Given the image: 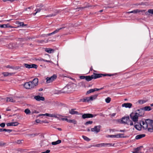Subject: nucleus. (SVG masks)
I'll list each match as a JSON object with an SVG mask.
<instances>
[{"instance_id":"nucleus-21","label":"nucleus","mask_w":153,"mask_h":153,"mask_svg":"<svg viewBox=\"0 0 153 153\" xmlns=\"http://www.w3.org/2000/svg\"><path fill=\"white\" fill-rule=\"evenodd\" d=\"M141 147H138L134 149L133 151L132 152L133 153H140L141 151Z\"/></svg>"},{"instance_id":"nucleus-54","label":"nucleus","mask_w":153,"mask_h":153,"mask_svg":"<svg viewBox=\"0 0 153 153\" xmlns=\"http://www.w3.org/2000/svg\"><path fill=\"white\" fill-rule=\"evenodd\" d=\"M85 99L86 100V102H88L90 101V100L89 99V97H87L85 98Z\"/></svg>"},{"instance_id":"nucleus-32","label":"nucleus","mask_w":153,"mask_h":153,"mask_svg":"<svg viewBox=\"0 0 153 153\" xmlns=\"http://www.w3.org/2000/svg\"><path fill=\"white\" fill-rule=\"evenodd\" d=\"M124 134H121V133H120L118 134H117L116 135V136H117V138H121V137H124Z\"/></svg>"},{"instance_id":"nucleus-64","label":"nucleus","mask_w":153,"mask_h":153,"mask_svg":"<svg viewBox=\"0 0 153 153\" xmlns=\"http://www.w3.org/2000/svg\"><path fill=\"white\" fill-rule=\"evenodd\" d=\"M129 125L130 126H132L133 125V122L132 121H130Z\"/></svg>"},{"instance_id":"nucleus-51","label":"nucleus","mask_w":153,"mask_h":153,"mask_svg":"<svg viewBox=\"0 0 153 153\" xmlns=\"http://www.w3.org/2000/svg\"><path fill=\"white\" fill-rule=\"evenodd\" d=\"M80 101H82L83 102H86V100L85 99V98H83L82 99H81L80 100Z\"/></svg>"},{"instance_id":"nucleus-46","label":"nucleus","mask_w":153,"mask_h":153,"mask_svg":"<svg viewBox=\"0 0 153 153\" xmlns=\"http://www.w3.org/2000/svg\"><path fill=\"white\" fill-rule=\"evenodd\" d=\"M91 131L92 132L96 131V126H94V128L91 129Z\"/></svg>"},{"instance_id":"nucleus-18","label":"nucleus","mask_w":153,"mask_h":153,"mask_svg":"<svg viewBox=\"0 0 153 153\" xmlns=\"http://www.w3.org/2000/svg\"><path fill=\"white\" fill-rule=\"evenodd\" d=\"M59 13V11L57 10H56L55 11L54 13L49 15H48L46 16V17H51L53 16H56V15L57 14Z\"/></svg>"},{"instance_id":"nucleus-7","label":"nucleus","mask_w":153,"mask_h":153,"mask_svg":"<svg viewBox=\"0 0 153 153\" xmlns=\"http://www.w3.org/2000/svg\"><path fill=\"white\" fill-rule=\"evenodd\" d=\"M114 144L112 143H101L96 144V147H100L102 146H112Z\"/></svg>"},{"instance_id":"nucleus-35","label":"nucleus","mask_w":153,"mask_h":153,"mask_svg":"<svg viewBox=\"0 0 153 153\" xmlns=\"http://www.w3.org/2000/svg\"><path fill=\"white\" fill-rule=\"evenodd\" d=\"M68 123H73L74 124H76L77 121L74 120H69Z\"/></svg>"},{"instance_id":"nucleus-11","label":"nucleus","mask_w":153,"mask_h":153,"mask_svg":"<svg viewBox=\"0 0 153 153\" xmlns=\"http://www.w3.org/2000/svg\"><path fill=\"white\" fill-rule=\"evenodd\" d=\"M43 116H47L50 117H54L55 118H58V117L57 116H60V115L59 114H48V113H46L45 114H44Z\"/></svg>"},{"instance_id":"nucleus-20","label":"nucleus","mask_w":153,"mask_h":153,"mask_svg":"<svg viewBox=\"0 0 153 153\" xmlns=\"http://www.w3.org/2000/svg\"><path fill=\"white\" fill-rule=\"evenodd\" d=\"M111 76V74H96V79L99 78H100L102 77V76Z\"/></svg>"},{"instance_id":"nucleus-62","label":"nucleus","mask_w":153,"mask_h":153,"mask_svg":"<svg viewBox=\"0 0 153 153\" xmlns=\"http://www.w3.org/2000/svg\"><path fill=\"white\" fill-rule=\"evenodd\" d=\"M37 42L39 43H42L44 42V41L43 40H38Z\"/></svg>"},{"instance_id":"nucleus-37","label":"nucleus","mask_w":153,"mask_h":153,"mask_svg":"<svg viewBox=\"0 0 153 153\" xmlns=\"http://www.w3.org/2000/svg\"><path fill=\"white\" fill-rule=\"evenodd\" d=\"M82 137L86 141H88L90 140V139L86 136H82Z\"/></svg>"},{"instance_id":"nucleus-17","label":"nucleus","mask_w":153,"mask_h":153,"mask_svg":"<svg viewBox=\"0 0 153 153\" xmlns=\"http://www.w3.org/2000/svg\"><path fill=\"white\" fill-rule=\"evenodd\" d=\"M71 88V86L70 85H67L65 87L63 88V90H64V93H68L70 92V90H68V89H69Z\"/></svg>"},{"instance_id":"nucleus-38","label":"nucleus","mask_w":153,"mask_h":153,"mask_svg":"<svg viewBox=\"0 0 153 153\" xmlns=\"http://www.w3.org/2000/svg\"><path fill=\"white\" fill-rule=\"evenodd\" d=\"M96 98V95L92 96L89 97L90 101H92Z\"/></svg>"},{"instance_id":"nucleus-30","label":"nucleus","mask_w":153,"mask_h":153,"mask_svg":"<svg viewBox=\"0 0 153 153\" xmlns=\"http://www.w3.org/2000/svg\"><path fill=\"white\" fill-rule=\"evenodd\" d=\"M147 100H139L138 101V102L140 104H144L146 102Z\"/></svg>"},{"instance_id":"nucleus-50","label":"nucleus","mask_w":153,"mask_h":153,"mask_svg":"<svg viewBox=\"0 0 153 153\" xmlns=\"http://www.w3.org/2000/svg\"><path fill=\"white\" fill-rule=\"evenodd\" d=\"M85 76H80L79 78L80 79H85Z\"/></svg>"},{"instance_id":"nucleus-61","label":"nucleus","mask_w":153,"mask_h":153,"mask_svg":"<svg viewBox=\"0 0 153 153\" xmlns=\"http://www.w3.org/2000/svg\"><path fill=\"white\" fill-rule=\"evenodd\" d=\"M53 34H54L53 32L51 33H49L47 35V36H51L52 35H53Z\"/></svg>"},{"instance_id":"nucleus-55","label":"nucleus","mask_w":153,"mask_h":153,"mask_svg":"<svg viewBox=\"0 0 153 153\" xmlns=\"http://www.w3.org/2000/svg\"><path fill=\"white\" fill-rule=\"evenodd\" d=\"M38 113H39V112L38 111H37L36 110H34L33 111V112H32V114H34V113L37 114Z\"/></svg>"},{"instance_id":"nucleus-31","label":"nucleus","mask_w":153,"mask_h":153,"mask_svg":"<svg viewBox=\"0 0 153 153\" xmlns=\"http://www.w3.org/2000/svg\"><path fill=\"white\" fill-rule=\"evenodd\" d=\"M2 74L3 75L5 76H8L12 75L11 74V73H9L7 72H4L2 73Z\"/></svg>"},{"instance_id":"nucleus-5","label":"nucleus","mask_w":153,"mask_h":153,"mask_svg":"<svg viewBox=\"0 0 153 153\" xmlns=\"http://www.w3.org/2000/svg\"><path fill=\"white\" fill-rule=\"evenodd\" d=\"M24 86L26 89H30L34 88L33 87L31 81L25 82L24 85Z\"/></svg>"},{"instance_id":"nucleus-44","label":"nucleus","mask_w":153,"mask_h":153,"mask_svg":"<svg viewBox=\"0 0 153 153\" xmlns=\"http://www.w3.org/2000/svg\"><path fill=\"white\" fill-rule=\"evenodd\" d=\"M41 10L42 9L41 8H38L36 9L35 11H36L37 13H38V12H40Z\"/></svg>"},{"instance_id":"nucleus-41","label":"nucleus","mask_w":153,"mask_h":153,"mask_svg":"<svg viewBox=\"0 0 153 153\" xmlns=\"http://www.w3.org/2000/svg\"><path fill=\"white\" fill-rule=\"evenodd\" d=\"M108 137L111 138H117V136H116V135H108Z\"/></svg>"},{"instance_id":"nucleus-26","label":"nucleus","mask_w":153,"mask_h":153,"mask_svg":"<svg viewBox=\"0 0 153 153\" xmlns=\"http://www.w3.org/2000/svg\"><path fill=\"white\" fill-rule=\"evenodd\" d=\"M16 24H18L19 26H21L22 27H24L27 25L25 24L23 22H17Z\"/></svg>"},{"instance_id":"nucleus-48","label":"nucleus","mask_w":153,"mask_h":153,"mask_svg":"<svg viewBox=\"0 0 153 153\" xmlns=\"http://www.w3.org/2000/svg\"><path fill=\"white\" fill-rule=\"evenodd\" d=\"M116 115V113H113L111 114H109V116H110L111 117H114Z\"/></svg>"},{"instance_id":"nucleus-27","label":"nucleus","mask_w":153,"mask_h":153,"mask_svg":"<svg viewBox=\"0 0 153 153\" xmlns=\"http://www.w3.org/2000/svg\"><path fill=\"white\" fill-rule=\"evenodd\" d=\"M61 140H59L56 141L52 142L51 144L53 145H55L61 143Z\"/></svg>"},{"instance_id":"nucleus-15","label":"nucleus","mask_w":153,"mask_h":153,"mask_svg":"<svg viewBox=\"0 0 153 153\" xmlns=\"http://www.w3.org/2000/svg\"><path fill=\"white\" fill-rule=\"evenodd\" d=\"M34 98L37 101H44L45 100V98L44 97H41L39 95L35 96Z\"/></svg>"},{"instance_id":"nucleus-36","label":"nucleus","mask_w":153,"mask_h":153,"mask_svg":"<svg viewBox=\"0 0 153 153\" xmlns=\"http://www.w3.org/2000/svg\"><path fill=\"white\" fill-rule=\"evenodd\" d=\"M93 123V121H89L86 122L85 123V125L86 126H87L88 125L91 124Z\"/></svg>"},{"instance_id":"nucleus-34","label":"nucleus","mask_w":153,"mask_h":153,"mask_svg":"<svg viewBox=\"0 0 153 153\" xmlns=\"http://www.w3.org/2000/svg\"><path fill=\"white\" fill-rule=\"evenodd\" d=\"M65 28V27H61L57 29L56 30H54V31L53 32L54 34H55L58 33L59 31V30H61L62 29L64 28Z\"/></svg>"},{"instance_id":"nucleus-59","label":"nucleus","mask_w":153,"mask_h":153,"mask_svg":"<svg viewBox=\"0 0 153 153\" xmlns=\"http://www.w3.org/2000/svg\"><path fill=\"white\" fill-rule=\"evenodd\" d=\"M3 1H4V2H6L7 1H10L11 2H13L14 0H2Z\"/></svg>"},{"instance_id":"nucleus-63","label":"nucleus","mask_w":153,"mask_h":153,"mask_svg":"<svg viewBox=\"0 0 153 153\" xmlns=\"http://www.w3.org/2000/svg\"><path fill=\"white\" fill-rule=\"evenodd\" d=\"M7 67H8V68H10L13 69H14V66H10L9 65H8Z\"/></svg>"},{"instance_id":"nucleus-40","label":"nucleus","mask_w":153,"mask_h":153,"mask_svg":"<svg viewBox=\"0 0 153 153\" xmlns=\"http://www.w3.org/2000/svg\"><path fill=\"white\" fill-rule=\"evenodd\" d=\"M111 99L109 97H108L105 99V101L107 103H109L110 102Z\"/></svg>"},{"instance_id":"nucleus-9","label":"nucleus","mask_w":153,"mask_h":153,"mask_svg":"<svg viewBox=\"0 0 153 153\" xmlns=\"http://www.w3.org/2000/svg\"><path fill=\"white\" fill-rule=\"evenodd\" d=\"M94 75H92L91 76H86L85 78V80L87 81L88 82L91 80L93 78L96 79V74L94 73Z\"/></svg>"},{"instance_id":"nucleus-56","label":"nucleus","mask_w":153,"mask_h":153,"mask_svg":"<svg viewBox=\"0 0 153 153\" xmlns=\"http://www.w3.org/2000/svg\"><path fill=\"white\" fill-rule=\"evenodd\" d=\"M41 120L39 119H37L36 120V122L37 123H40V122L41 123Z\"/></svg>"},{"instance_id":"nucleus-1","label":"nucleus","mask_w":153,"mask_h":153,"mask_svg":"<svg viewBox=\"0 0 153 153\" xmlns=\"http://www.w3.org/2000/svg\"><path fill=\"white\" fill-rule=\"evenodd\" d=\"M153 123V120L150 119H147L145 122L143 121V128L144 129H147L148 131L149 128H152Z\"/></svg>"},{"instance_id":"nucleus-52","label":"nucleus","mask_w":153,"mask_h":153,"mask_svg":"<svg viewBox=\"0 0 153 153\" xmlns=\"http://www.w3.org/2000/svg\"><path fill=\"white\" fill-rule=\"evenodd\" d=\"M5 144V143H3L2 142H0V146H3Z\"/></svg>"},{"instance_id":"nucleus-49","label":"nucleus","mask_w":153,"mask_h":153,"mask_svg":"<svg viewBox=\"0 0 153 153\" xmlns=\"http://www.w3.org/2000/svg\"><path fill=\"white\" fill-rule=\"evenodd\" d=\"M50 152V150H47L46 151L42 152L41 153H49Z\"/></svg>"},{"instance_id":"nucleus-53","label":"nucleus","mask_w":153,"mask_h":153,"mask_svg":"<svg viewBox=\"0 0 153 153\" xmlns=\"http://www.w3.org/2000/svg\"><path fill=\"white\" fill-rule=\"evenodd\" d=\"M43 4H38L37 5V7H43Z\"/></svg>"},{"instance_id":"nucleus-23","label":"nucleus","mask_w":153,"mask_h":153,"mask_svg":"<svg viewBox=\"0 0 153 153\" xmlns=\"http://www.w3.org/2000/svg\"><path fill=\"white\" fill-rule=\"evenodd\" d=\"M1 27L4 28H6L7 27H10L12 28L13 27L10 25L8 23L6 24L1 25Z\"/></svg>"},{"instance_id":"nucleus-43","label":"nucleus","mask_w":153,"mask_h":153,"mask_svg":"<svg viewBox=\"0 0 153 153\" xmlns=\"http://www.w3.org/2000/svg\"><path fill=\"white\" fill-rule=\"evenodd\" d=\"M5 123H2L1 124H0V126L4 128L5 126Z\"/></svg>"},{"instance_id":"nucleus-3","label":"nucleus","mask_w":153,"mask_h":153,"mask_svg":"<svg viewBox=\"0 0 153 153\" xmlns=\"http://www.w3.org/2000/svg\"><path fill=\"white\" fill-rule=\"evenodd\" d=\"M57 76L56 74H54L51 77H47L46 78V83H50L54 80L57 78Z\"/></svg>"},{"instance_id":"nucleus-45","label":"nucleus","mask_w":153,"mask_h":153,"mask_svg":"<svg viewBox=\"0 0 153 153\" xmlns=\"http://www.w3.org/2000/svg\"><path fill=\"white\" fill-rule=\"evenodd\" d=\"M36 60H38L39 61H44V59L41 58H39L37 59Z\"/></svg>"},{"instance_id":"nucleus-19","label":"nucleus","mask_w":153,"mask_h":153,"mask_svg":"<svg viewBox=\"0 0 153 153\" xmlns=\"http://www.w3.org/2000/svg\"><path fill=\"white\" fill-rule=\"evenodd\" d=\"M19 123L17 122H11L6 124L7 126H16L18 125Z\"/></svg>"},{"instance_id":"nucleus-12","label":"nucleus","mask_w":153,"mask_h":153,"mask_svg":"<svg viewBox=\"0 0 153 153\" xmlns=\"http://www.w3.org/2000/svg\"><path fill=\"white\" fill-rule=\"evenodd\" d=\"M31 82H32L33 87L34 88L35 86L38 85V79L37 78H35L32 81H31Z\"/></svg>"},{"instance_id":"nucleus-29","label":"nucleus","mask_w":153,"mask_h":153,"mask_svg":"<svg viewBox=\"0 0 153 153\" xmlns=\"http://www.w3.org/2000/svg\"><path fill=\"white\" fill-rule=\"evenodd\" d=\"M7 102H15V101L13 100L12 98L9 97H7Z\"/></svg>"},{"instance_id":"nucleus-33","label":"nucleus","mask_w":153,"mask_h":153,"mask_svg":"<svg viewBox=\"0 0 153 153\" xmlns=\"http://www.w3.org/2000/svg\"><path fill=\"white\" fill-rule=\"evenodd\" d=\"M24 112L27 114H30L31 113L30 110L28 108L25 109V110Z\"/></svg>"},{"instance_id":"nucleus-8","label":"nucleus","mask_w":153,"mask_h":153,"mask_svg":"<svg viewBox=\"0 0 153 153\" xmlns=\"http://www.w3.org/2000/svg\"><path fill=\"white\" fill-rule=\"evenodd\" d=\"M24 65L26 68L28 69L32 68L36 69L37 67V65L35 64H28L25 63Z\"/></svg>"},{"instance_id":"nucleus-39","label":"nucleus","mask_w":153,"mask_h":153,"mask_svg":"<svg viewBox=\"0 0 153 153\" xmlns=\"http://www.w3.org/2000/svg\"><path fill=\"white\" fill-rule=\"evenodd\" d=\"M101 127L100 126H96V133L99 132L100 131V128Z\"/></svg>"},{"instance_id":"nucleus-24","label":"nucleus","mask_w":153,"mask_h":153,"mask_svg":"<svg viewBox=\"0 0 153 153\" xmlns=\"http://www.w3.org/2000/svg\"><path fill=\"white\" fill-rule=\"evenodd\" d=\"M144 13L146 15H149L150 14L153 15V9H149L146 12H144Z\"/></svg>"},{"instance_id":"nucleus-13","label":"nucleus","mask_w":153,"mask_h":153,"mask_svg":"<svg viewBox=\"0 0 153 153\" xmlns=\"http://www.w3.org/2000/svg\"><path fill=\"white\" fill-rule=\"evenodd\" d=\"M76 108L71 109V110H70L69 111V113L70 114L74 115V114H77L79 115L80 113H79L78 111H75L76 110Z\"/></svg>"},{"instance_id":"nucleus-60","label":"nucleus","mask_w":153,"mask_h":153,"mask_svg":"<svg viewBox=\"0 0 153 153\" xmlns=\"http://www.w3.org/2000/svg\"><path fill=\"white\" fill-rule=\"evenodd\" d=\"M53 34H54L53 32L51 33H49L47 35V36H51L52 35H53Z\"/></svg>"},{"instance_id":"nucleus-6","label":"nucleus","mask_w":153,"mask_h":153,"mask_svg":"<svg viewBox=\"0 0 153 153\" xmlns=\"http://www.w3.org/2000/svg\"><path fill=\"white\" fill-rule=\"evenodd\" d=\"M93 114L89 113H85L82 114V118L83 119L93 118L95 117Z\"/></svg>"},{"instance_id":"nucleus-16","label":"nucleus","mask_w":153,"mask_h":153,"mask_svg":"<svg viewBox=\"0 0 153 153\" xmlns=\"http://www.w3.org/2000/svg\"><path fill=\"white\" fill-rule=\"evenodd\" d=\"M132 104L130 103H124L122 104V106L126 108H130L132 106Z\"/></svg>"},{"instance_id":"nucleus-10","label":"nucleus","mask_w":153,"mask_h":153,"mask_svg":"<svg viewBox=\"0 0 153 153\" xmlns=\"http://www.w3.org/2000/svg\"><path fill=\"white\" fill-rule=\"evenodd\" d=\"M144 110L145 111H150L151 110V108L149 106H147L144 107V108H141L138 109L137 111H139L140 113H141L140 111H142Z\"/></svg>"},{"instance_id":"nucleus-42","label":"nucleus","mask_w":153,"mask_h":153,"mask_svg":"<svg viewBox=\"0 0 153 153\" xmlns=\"http://www.w3.org/2000/svg\"><path fill=\"white\" fill-rule=\"evenodd\" d=\"M19 39H20V41L22 42H25L27 41V39L26 38H20Z\"/></svg>"},{"instance_id":"nucleus-47","label":"nucleus","mask_w":153,"mask_h":153,"mask_svg":"<svg viewBox=\"0 0 153 153\" xmlns=\"http://www.w3.org/2000/svg\"><path fill=\"white\" fill-rule=\"evenodd\" d=\"M20 68L19 66H14L13 69L15 70H17L19 69Z\"/></svg>"},{"instance_id":"nucleus-4","label":"nucleus","mask_w":153,"mask_h":153,"mask_svg":"<svg viewBox=\"0 0 153 153\" xmlns=\"http://www.w3.org/2000/svg\"><path fill=\"white\" fill-rule=\"evenodd\" d=\"M145 10H139L138 9H136L131 11H129L127 12V13L128 14H129L130 13H140V14H141L142 15H143L144 13V12H145Z\"/></svg>"},{"instance_id":"nucleus-28","label":"nucleus","mask_w":153,"mask_h":153,"mask_svg":"<svg viewBox=\"0 0 153 153\" xmlns=\"http://www.w3.org/2000/svg\"><path fill=\"white\" fill-rule=\"evenodd\" d=\"M96 91V88H94L93 89H91L88 91H87L86 94H89L95 91Z\"/></svg>"},{"instance_id":"nucleus-58","label":"nucleus","mask_w":153,"mask_h":153,"mask_svg":"<svg viewBox=\"0 0 153 153\" xmlns=\"http://www.w3.org/2000/svg\"><path fill=\"white\" fill-rule=\"evenodd\" d=\"M21 143H22V140H19L17 141V143L18 144H20Z\"/></svg>"},{"instance_id":"nucleus-14","label":"nucleus","mask_w":153,"mask_h":153,"mask_svg":"<svg viewBox=\"0 0 153 153\" xmlns=\"http://www.w3.org/2000/svg\"><path fill=\"white\" fill-rule=\"evenodd\" d=\"M129 121V117H124L122 118V123L127 124Z\"/></svg>"},{"instance_id":"nucleus-2","label":"nucleus","mask_w":153,"mask_h":153,"mask_svg":"<svg viewBox=\"0 0 153 153\" xmlns=\"http://www.w3.org/2000/svg\"><path fill=\"white\" fill-rule=\"evenodd\" d=\"M142 114H140L137 113H132L130 115V117L134 122H137L138 121V117L140 116H141L143 114V113Z\"/></svg>"},{"instance_id":"nucleus-57","label":"nucleus","mask_w":153,"mask_h":153,"mask_svg":"<svg viewBox=\"0 0 153 153\" xmlns=\"http://www.w3.org/2000/svg\"><path fill=\"white\" fill-rule=\"evenodd\" d=\"M48 123V122L47 121H45V120H43V121H42L41 122V123L42 124V123Z\"/></svg>"},{"instance_id":"nucleus-25","label":"nucleus","mask_w":153,"mask_h":153,"mask_svg":"<svg viewBox=\"0 0 153 153\" xmlns=\"http://www.w3.org/2000/svg\"><path fill=\"white\" fill-rule=\"evenodd\" d=\"M45 51L48 53H51L54 52L55 50L50 48H46L45 49Z\"/></svg>"},{"instance_id":"nucleus-22","label":"nucleus","mask_w":153,"mask_h":153,"mask_svg":"<svg viewBox=\"0 0 153 153\" xmlns=\"http://www.w3.org/2000/svg\"><path fill=\"white\" fill-rule=\"evenodd\" d=\"M145 136L146 135L145 134H139L136 136L135 138L136 140L145 137Z\"/></svg>"}]
</instances>
